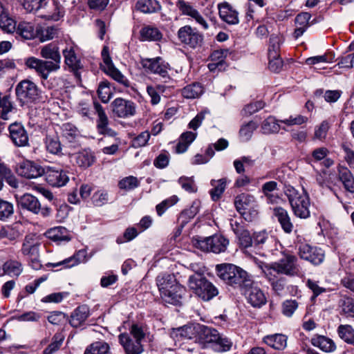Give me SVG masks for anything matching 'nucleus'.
<instances>
[{
    "instance_id": "79ce46f5",
    "label": "nucleus",
    "mask_w": 354,
    "mask_h": 354,
    "mask_svg": "<svg viewBox=\"0 0 354 354\" xmlns=\"http://www.w3.org/2000/svg\"><path fill=\"white\" fill-rule=\"evenodd\" d=\"M77 165L82 168H87L91 166L95 162V157L93 152L88 150H83L75 155Z\"/></svg>"
},
{
    "instance_id": "c03bdc74",
    "label": "nucleus",
    "mask_w": 354,
    "mask_h": 354,
    "mask_svg": "<svg viewBox=\"0 0 354 354\" xmlns=\"http://www.w3.org/2000/svg\"><path fill=\"white\" fill-rule=\"evenodd\" d=\"M58 35V28L56 26L39 27L37 28V35L41 42L51 40Z\"/></svg>"
},
{
    "instance_id": "c85d7f7f",
    "label": "nucleus",
    "mask_w": 354,
    "mask_h": 354,
    "mask_svg": "<svg viewBox=\"0 0 354 354\" xmlns=\"http://www.w3.org/2000/svg\"><path fill=\"white\" fill-rule=\"evenodd\" d=\"M156 283L161 297H167L166 294H169L168 290L178 284L175 276L169 274L158 275L156 278Z\"/></svg>"
},
{
    "instance_id": "ea45409f",
    "label": "nucleus",
    "mask_w": 354,
    "mask_h": 354,
    "mask_svg": "<svg viewBox=\"0 0 354 354\" xmlns=\"http://www.w3.org/2000/svg\"><path fill=\"white\" fill-rule=\"evenodd\" d=\"M15 31L25 39H32L37 35V29L32 23L27 21L19 22Z\"/></svg>"
},
{
    "instance_id": "c9c22d12",
    "label": "nucleus",
    "mask_w": 354,
    "mask_h": 354,
    "mask_svg": "<svg viewBox=\"0 0 354 354\" xmlns=\"http://www.w3.org/2000/svg\"><path fill=\"white\" fill-rule=\"evenodd\" d=\"M274 214L277 218L283 231L286 233H290L292 230L293 225L291 223L288 212L285 209L279 207L274 209Z\"/></svg>"
},
{
    "instance_id": "de8ad7c7",
    "label": "nucleus",
    "mask_w": 354,
    "mask_h": 354,
    "mask_svg": "<svg viewBox=\"0 0 354 354\" xmlns=\"http://www.w3.org/2000/svg\"><path fill=\"white\" fill-rule=\"evenodd\" d=\"M337 333L345 342L354 345V329L351 325H339Z\"/></svg>"
},
{
    "instance_id": "09e8293b",
    "label": "nucleus",
    "mask_w": 354,
    "mask_h": 354,
    "mask_svg": "<svg viewBox=\"0 0 354 354\" xmlns=\"http://www.w3.org/2000/svg\"><path fill=\"white\" fill-rule=\"evenodd\" d=\"M91 199L94 206L102 207L109 203V192L104 189H99L93 194Z\"/></svg>"
},
{
    "instance_id": "ddd939ff",
    "label": "nucleus",
    "mask_w": 354,
    "mask_h": 354,
    "mask_svg": "<svg viewBox=\"0 0 354 354\" xmlns=\"http://www.w3.org/2000/svg\"><path fill=\"white\" fill-rule=\"evenodd\" d=\"M16 171L20 176L32 179L43 176L45 168L33 161L24 160L17 164Z\"/></svg>"
},
{
    "instance_id": "7ed1b4c3",
    "label": "nucleus",
    "mask_w": 354,
    "mask_h": 354,
    "mask_svg": "<svg viewBox=\"0 0 354 354\" xmlns=\"http://www.w3.org/2000/svg\"><path fill=\"white\" fill-rule=\"evenodd\" d=\"M218 276L226 283L235 288L247 287L251 283L248 273L240 267L230 263L216 266Z\"/></svg>"
},
{
    "instance_id": "a19ab883",
    "label": "nucleus",
    "mask_w": 354,
    "mask_h": 354,
    "mask_svg": "<svg viewBox=\"0 0 354 354\" xmlns=\"http://www.w3.org/2000/svg\"><path fill=\"white\" fill-rule=\"evenodd\" d=\"M279 120L273 116H269L261 124V130L265 134L277 133L281 129L287 131L286 127H281Z\"/></svg>"
},
{
    "instance_id": "69168bd1",
    "label": "nucleus",
    "mask_w": 354,
    "mask_h": 354,
    "mask_svg": "<svg viewBox=\"0 0 354 354\" xmlns=\"http://www.w3.org/2000/svg\"><path fill=\"white\" fill-rule=\"evenodd\" d=\"M181 187L186 192L194 193L197 191V186L194 177L182 176L178 180Z\"/></svg>"
},
{
    "instance_id": "f3484780",
    "label": "nucleus",
    "mask_w": 354,
    "mask_h": 354,
    "mask_svg": "<svg viewBox=\"0 0 354 354\" xmlns=\"http://www.w3.org/2000/svg\"><path fill=\"white\" fill-rule=\"evenodd\" d=\"M64 14V8L59 1L53 0V3L49 4L46 1V6L39 14V17L46 20L58 21Z\"/></svg>"
},
{
    "instance_id": "7c9ffc66",
    "label": "nucleus",
    "mask_w": 354,
    "mask_h": 354,
    "mask_svg": "<svg viewBox=\"0 0 354 354\" xmlns=\"http://www.w3.org/2000/svg\"><path fill=\"white\" fill-rule=\"evenodd\" d=\"M44 143L46 151L49 153L59 156L63 155L62 145L58 136L50 134L46 135L44 140Z\"/></svg>"
},
{
    "instance_id": "338daca9",
    "label": "nucleus",
    "mask_w": 354,
    "mask_h": 354,
    "mask_svg": "<svg viewBox=\"0 0 354 354\" xmlns=\"http://www.w3.org/2000/svg\"><path fill=\"white\" fill-rule=\"evenodd\" d=\"M178 201V198L175 195L162 201L156 207L158 215L162 216L169 207L175 205Z\"/></svg>"
},
{
    "instance_id": "9d476101",
    "label": "nucleus",
    "mask_w": 354,
    "mask_h": 354,
    "mask_svg": "<svg viewBox=\"0 0 354 354\" xmlns=\"http://www.w3.org/2000/svg\"><path fill=\"white\" fill-rule=\"evenodd\" d=\"M179 41L192 48L201 46L203 42V35L196 28L186 25L179 28L177 32Z\"/></svg>"
},
{
    "instance_id": "6ab92c4d",
    "label": "nucleus",
    "mask_w": 354,
    "mask_h": 354,
    "mask_svg": "<svg viewBox=\"0 0 354 354\" xmlns=\"http://www.w3.org/2000/svg\"><path fill=\"white\" fill-rule=\"evenodd\" d=\"M256 198L249 194H241L234 200V205L236 210L243 216L245 221H251V216L246 215L245 210L252 208L256 205Z\"/></svg>"
},
{
    "instance_id": "603ef678",
    "label": "nucleus",
    "mask_w": 354,
    "mask_h": 354,
    "mask_svg": "<svg viewBox=\"0 0 354 354\" xmlns=\"http://www.w3.org/2000/svg\"><path fill=\"white\" fill-rule=\"evenodd\" d=\"M64 337L61 333H55L51 343L44 350L43 354H53L57 351L63 344Z\"/></svg>"
},
{
    "instance_id": "f03ea898",
    "label": "nucleus",
    "mask_w": 354,
    "mask_h": 354,
    "mask_svg": "<svg viewBox=\"0 0 354 354\" xmlns=\"http://www.w3.org/2000/svg\"><path fill=\"white\" fill-rule=\"evenodd\" d=\"M147 332L145 326L133 324L129 328V333H122L119 335V342L126 354H140L143 351L142 341Z\"/></svg>"
},
{
    "instance_id": "5701e85b",
    "label": "nucleus",
    "mask_w": 354,
    "mask_h": 354,
    "mask_svg": "<svg viewBox=\"0 0 354 354\" xmlns=\"http://www.w3.org/2000/svg\"><path fill=\"white\" fill-rule=\"evenodd\" d=\"M227 54V49L214 50L210 56L211 62L207 65L209 70L212 72L224 71L227 67L225 59Z\"/></svg>"
},
{
    "instance_id": "0eeeda50",
    "label": "nucleus",
    "mask_w": 354,
    "mask_h": 354,
    "mask_svg": "<svg viewBox=\"0 0 354 354\" xmlns=\"http://www.w3.org/2000/svg\"><path fill=\"white\" fill-rule=\"evenodd\" d=\"M192 243L195 248L201 251L218 254L226 250L229 241L222 235L215 234L205 238L194 237Z\"/></svg>"
},
{
    "instance_id": "a211bd4d",
    "label": "nucleus",
    "mask_w": 354,
    "mask_h": 354,
    "mask_svg": "<svg viewBox=\"0 0 354 354\" xmlns=\"http://www.w3.org/2000/svg\"><path fill=\"white\" fill-rule=\"evenodd\" d=\"M44 175L46 182L53 187L64 186L69 180L66 171L54 167L45 168Z\"/></svg>"
},
{
    "instance_id": "37998d69",
    "label": "nucleus",
    "mask_w": 354,
    "mask_h": 354,
    "mask_svg": "<svg viewBox=\"0 0 354 354\" xmlns=\"http://www.w3.org/2000/svg\"><path fill=\"white\" fill-rule=\"evenodd\" d=\"M140 34L142 41H159L162 37V34L157 28L150 26L143 27Z\"/></svg>"
},
{
    "instance_id": "3c124183",
    "label": "nucleus",
    "mask_w": 354,
    "mask_h": 354,
    "mask_svg": "<svg viewBox=\"0 0 354 354\" xmlns=\"http://www.w3.org/2000/svg\"><path fill=\"white\" fill-rule=\"evenodd\" d=\"M47 0H24V8L28 12L41 13Z\"/></svg>"
},
{
    "instance_id": "f704fd0d",
    "label": "nucleus",
    "mask_w": 354,
    "mask_h": 354,
    "mask_svg": "<svg viewBox=\"0 0 354 354\" xmlns=\"http://www.w3.org/2000/svg\"><path fill=\"white\" fill-rule=\"evenodd\" d=\"M135 8L145 14L156 13L161 10V6L157 0H138Z\"/></svg>"
},
{
    "instance_id": "2f4dec72",
    "label": "nucleus",
    "mask_w": 354,
    "mask_h": 354,
    "mask_svg": "<svg viewBox=\"0 0 354 354\" xmlns=\"http://www.w3.org/2000/svg\"><path fill=\"white\" fill-rule=\"evenodd\" d=\"M46 236L57 243L62 241H68L71 240V236L67 229L62 226H57L49 229L45 233Z\"/></svg>"
},
{
    "instance_id": "e433bc0d",
    "label": "nucleus",
    "mask_w": 354,
    "mask_h": 354,
    "mask_svg": "<svg viewBox=\"0 0 354 354\" xmlns=\"http://www.w3.org/2000/svg\"><path fill=\"white\" fill-rule=\"evenodd\" d=\"M338 176L346 190L354 193V177L351 171L346 167L339 166Z\"/></svg>"
},
{
    "instance_id": "774afa93",
    "label": "nucleus",
    "mask_w": 354,
    "mask_h": 354,
    "mask_svg": "<svg viewBox=\"0 0 354 354\" xmlns=\"http://www.w3.org/2000/svg\"><path fill=\"white\" fill-rule=\"evenodd\" d=\"M308 118L301 115H290L288 118L280 120L281 124H284L287 127L293 125H301L308 122Z\"/></svg>"
},
{
    "instance_id": "4c0bfd02",
    "label": "nucleus",
    "mask_w": 354,
    "mask_h": 354,
    "mask_svg": "<svg viewBox=\"0 0 354 354\" xmlns=\"http://www.w3.org/2000/svg\"><path fill=\"white\" fill-rule=\"evenodd\" d=\"M263 342L276 350H283L286 347L287 338L282 334H274L263 337Z\"/></svg>"
},
{
    "instance_id": "393cba45",
    "label": "nucleus",
    "mask_w": 354,
    "mask_h": 354,
    "mask_svg": "<svg viewBox=\"0 0 354 354\" xmlns=\"http://www.w3.org/2000/svg\"><path fill=\"white\" fill-rule=\"evenodd\" d=\"M218 13L221 19L232 25L239 24V14L227 2H223L218 5Z\"/></svg>"
},
{
    "instance_id": "052dcab7",
    "label": "nucleus",
    "mask_w": 354,
    "mask_h": 354,
    "mask_svg": "<svg viewBox=\"0 0 354 354\" xmlns=\"http://www.w3.org/2000/svg\"><path fill=\"white\" fill-rule=\"evenodd\" d=\"M14 214L13 204L7 201L0 199V220L6 221Z\"/></svg>"
},
{
    "instance_id": "6e6d98bb",
    "label": "nucleus",
    "mask_w": 354,
    "mask_h": 354,
    "mask_svg": "<svg viewBox=\"0 0 354 354\" xmlns=\"http://www.w3.org/2000/svg\"><path fill=\"white\" fill-rule=\"evenodd\" d=\"M342 313L348 317H354V299L344 297L339 301Z\"/></svg>"
},
{
    "instance_id": "f8f14e48",
    "label": "nucleus",
    "mask_w": 354,
    "mask_h": 354,
    "mask_svg": "<svg viewBox=\"0 0 354 354\" xmlns=\"http://www.w3.org/2000/svg\"><path fill=\"white\" fill-rule=\"evenodd\" d=\"M142 66L149 72L158 74L165 80V83L170 80L168 75L169 64L162 58L158 57L153 59H145L142 61Z\"/></svg>"
},
{
    "instance_id": "423d86ee",
    "label": "nucleus",
    "mask_w": 354,
    "mask_h": 354,
    "mask_svg": "<svg viewBox=\"0 0 354 354\" xmlns=\"http://www.w3.org/2000/svg\"><path fill=\"white\" fill-rule=\"evenodd\" d=\"M15 94L21 106H28L39 100L41 92L35 83L29 80H24L17 84Z\"/></svg>"
},
{
    "instance_id": "f257e3e1",
    "label": "nucleus",
    "mask_w": 354,
    "mask_h": 354,
    "mask_svg": "<svg viewBox=\"0 0 354 354\" xmlns=\"http://www.w3.org/2000/svg\"><path fill=\"white\" fill-rule=\"evenodd\" d=\"M40 55L44 59L29 57L24 64L28 68L35 70L41 80H47L51 73L57 72L61 68L59 48L55 43L48 44L41 47Z\"/></svg>"
},
{
    "instance_id": "1a4fd4ad",
    "label": "nucleus",
    "mask_w": 354,
    "mask_h": 354,
    "mask_svg": "<svg viewBox=\"0 0 354 354\" xmlns=\"http://www.w3.org/2000/svg\"><path fill=\"white\" fill-rule=\"evenodd\" d=\"M102 57L103 59V65H102L103 71L124 87H129L130 82L129 80L114 66L111 57L109 55V50L107 46H104L102 50Z\"/></svg>"
},
{
    "instance_id": "2eb2a0df",
    "label": "nucleus",
    "mask_w": 354,
    "mask_h": 354,
    "mask_svg": "<svg viewBox=\"0 0 354 354\" xmlns=\"http://www.w3.org/2000/svg\"><path fill=\"white\" fill-rule=\"evenodd\" d=\"M241 290L243 292L247 301L253 307H261L266 304V298L263 291L256 286L251 280V283L243 287Z\"/></svg>"
},
{
    "instance_id": "412c9836",
    "label": "nucleus",
    "mask_w": 354,
    "mask_h": 354,
    "mask_svg": "<svg viewBox=\"0 0 354 354\" xmlns=\"http://www.w3.org/2000/svg\"><path fill=\"white\" fill-rule=\"evenodd\" d=\"M17 203L21 209H26L35 214H38L41 209V203L39 200L32 194H25L18 197L15 196Z\"/></svg>"
},
{
    "instance_id": "4be33fe9",
    "label": "nucleus",
    "mask_w": 354,
    "mask_h": 354,
    "mask_svg": "<svg viewBox=\"0 0 354 354\" xmlns=\"http://www.w3.org/2000/svg\"><path fill=\"white\" fill-rule=\"evenodd\" d=\"M10 136L16 146L24 147L28 144V136L24 127L19 123H14L9 127Z\"/></svg>"
},
{
    "instance_id": "4d7b16f0",
    "label": "nucleus",
    "mask_w": 354,
    "mask_h": 354,
    "mask_svg": "<svg viewBox=\"0 0 354 354\" xmlns=\"http://www.w3.org/2000/svg\"><path fill=\"white\" fill-rule=\"evenodd\" d=\"M62 134L68 142H72L78 136L77 129L71 123H64L62 127Z\"/></svg>"
},
{
    "instance_id": "680f3d73",
    "label": "nucleus",
    "mask_w": 354,
    "mask_h": 354,
    "mask_svg": "<svg viewBox=\"0 0 354 354\" xmlns=\"http://www.w3.org/2000/svg\"><path fill=\"white\" fill-rule=\"evenodd\" d=\"M140 185L138 179L133 176L125 177L118 183V187L121 189L131 190L138 187Z\"/></svg>"
},
{
    "instance_id": "58836bf2",
    "label": "nucleus",
    "mask_w": 354,
    "mask_h": 354,
    "mask_svg": "<svg viewBox=\"0 0 354 354\" xmlns=\"http://www.w3.org/2000/svg\"><path fill=\"white\" fill-rule=\"evenodd\" d=\"M184 292V287L178 283L168 290L169 294H166L167 297L161 298L166 303L176 305L180 303Z\"/></svg>"
},
{
    "instance_id": "a18cd8bd",
    "label": "nucleus",
    "mask_w": 354,
    "mask_h": 354,
    "mask_svg": "<svg viewBox=\"0 0 354 354\" xmlns=\"http://www.w3.org/2000/svg\"><path fill=\"white\" fill-rule=\"evenodd\" d=\"M203 92V86L198 83H194L183 88L182 95L187 99H194L198 97Z\"/></svg>"
},
{
    "instance_id": "864d4df0",
    "label": "nucleus",
    "mask_w": 354,
    "mask_h": 354,
    "mask_svg": "<svg viewBox=\"0 0 354 354\" xmlns=\"http://www.w3.org/2000/svg\"><path fill=\"white\" fill-rule=\"evenodd\" d=\"M3 269L5 274L11 277H18L22 272L21 264L17 261H6Z\"/></svg>"
},
{
    "instance_id": "5fc2aeb1",
    "label": "nucleus",
    "mask_w": 354,
    "mask_h": 354,
    "mask_svg": "<svg viewBox=\"0 0 354 354\" xmlns=\"http://www.w3.org/2000/svg\"><path fill=\"white\" fill-rule=\"evenodd\" d=\"M212 185L214 187L209 192L212 198L214 201L218 200L223 192L225 191L226 186V180L224 178L218 180H213L211 182Z\"/></svg>"
},
{
    "instance_id": "9b49d317",
    "label": "nucleus",
    "mask_w": 354,
    "mask_h": 354,
    "mask_svg": "<svg viewBox=\"0 0 354 354\" xmlns=\"http://www.w3.org/2000/svg\"><path fill=\"white\" fill-rule=\"evenodd\" d=\"M112 112L118 118H127L133 116L136 113V104L131 100L122 97L115 98L111 102Z\"/></svg>"
},
{
    "instance_id": "0e129e2a",
    "label": "nucleus",
    "mask_w": 354,
    "mask_h": 354,
    "mask_svg": "<svg viewBox=\"0 0 354 354\" xmlns=\"http://www.w3.org/2000/svg\"><path fill=\"white\" fill-rule=\"evenodd\" d=\"M319 283L318 281L312 279H308L306 281L307 287L313 292L312 301H314L321 294L326 292V288L320 286Z\"/></svg>"
},
{
    "instance_id": "39448f33",
    "label": "nucleus",
    "mask_w": 354,
    "mask_h": 354,
    "mask_svg": "<svg viewBox=\"0 0 354 354\" xmlns=\"http://www.w3.org/2000/svg\"><path fill=\"white\" fill-rule=\"evenodd\" d=\"M188 286L204 301H209L218 294V289L200 274H195L189 277Z\"/></svg>"
},
{
    "instance_id": "a878e982",
    "label": "nucleus",
    "mask_w": 354,
    "mask_h": 354,
    "mask_svg": "<svg viewBox=\"0 0 354 354\" xmlns=\"http://www.w3.org/2000/svg\"><path fill=\"white\" fill-rule=\"evenodd\" d=\"M218 338L219 333L216 329L200 324L196 342L204 346L209 344H212L213 346Z\"/></svg>"
},
{
    "instance_id": "b1692460",
    "label": "nucleus",
    "mask_w": 354,
    "mask_h": 354,
    "mask_svg": "<svg viewBox=\"0 0 354 354\" xmlns=\"http://www.w3.org/2000/svg\"><path fill=\"white\" fill-rule=\"evenodd\" d=\"M310 343L313 346L326 353H333L337 349V346L332 339L322 335H314Z\"/></svg>"
},
{
    "instance_id": "49530a36",
    "label": "nucleus",
    "mask_w": 354,
    "mask_h": 354,
    "mask_svg": "<svg viewBox=\"0 0 354 354\" xmlns=\"http://www.w3.org/2000/svg\"><path fill=\"white\" fill-rule=\"evenodd\" d=\"M109 345L105 342H95L88 346L84 354H109Z\"/></svg>"
},
{
    "instance_id": "8fccbe9b",
    "label": "nucleus",
    "mask_w": 354,
    "mask_h": 354,
    "mask_svg": "<svg viewBox=\"0 0 354 354\" xmlns=\"http://www.w3.org/2000/svg\"><path fill=\"white\" fill-rule=\"evenodd\" d=\"M257 127V124L254 121H250L247 124L242 125L239 130V136L241 140L243 142L249 141Z\"/></svg>"
},
{
    "instance_id": "473e14b6",
    "label": "nucleus",
    "mask_w": 354,
    "mask_h": 354,
    "mask_svg": "<svg viewBox=\"0 0 354 354\" xmlns=\"http://www.w3.org/2000/svg\"><path fill=\"white\" fill-rule=\"evenodd\" d=\"M87 252L84 250H80L77 251L74 255L64 259L56 263H52L53 267H57L59 266H64L65 268H71L80 263L86 261Z\"/></svg>"
},
{
    "instance_id": "c756f323",
    "label": "nucleus",
    "mask_w": 354,
    "mask_h": 354,
    "mask_svg": "<svg viewBox=\"0 0 354 354\" xmlns=\"http://www.w3.org/2000/svg\"><path fill=\"white\" fill-rule=\"evenodd\" d=\"M0 28L8 33H12L16 28V21L9 15L8 10L0 1Z\"/></svg>"
},
{
    "instance_id": "dca6fc26",
    "label": "nucleus",
    "mask_w": 354,
    "mask_h": 354,
    "mask_svg": "<svg viewBox=\"0 0 354 354\" xmlns=\"http://www.w3.org/2000/svg\"><path fill=\"white\" fill-rule=\"evenodd\" d=\"M94 108L98 116L96 125L97 132L101 135L115 138L117 133L109 127V119L102 106L99 103L94 102Z\"/></svg>"
},
{
    "instance_id": "4468645a",
    "label": "nucleus",
    "mask_w": 354,
    "mask_h": 354,
    "mask_svg": "<svg viewBox=\"0 0 354 354\" xmlns=\"http://www.w3.org/2000/svg\"><path fill=\"white\" fill-rule=\"evenodd\" d=\"M298 254L301 259L308 261L314 265L322 263L324 259V251L318 247L301 243L298 248Z\"/></svg>"
},
{
    "instance_id": "20e7f679",
    "label": "nucleus",
    "mask_w": 354,
    "mask_h": 354,
    "mask_svg": "<svg viewBox=\"0 0 354 354\" xmlns=\"http://www.w3.org/2000/svg\"><path fill=\"white\" fill-rule=\"evenodd\" d=\"M294 214L301 218L310 216V198L307 193H299L291 185H286L284 190Z\"/></svg>"
},
{
    "instance_id": "e2e57ef3",
    "label": "nucleus",
    "mask_w": 354,
    "mask_h": 354,
    "mask_svg": "<svg viewBox=\"0 0 354 354\" xmlns=\"http://www.w3.org/2000/svg\"><path fill=\"white\" fill-rule=\"evenodd\" d=\"M97 94L103 103H107L112 96L109 83L107 82H100L97 89Z\"/></svg>"
},
{
    "instance_id": "6e6552de",
    "label": "nucleus",
    "mask_w": 354,
    "mask_h": 354,
    "mask_svg": "<svg viewBox=\"0 0 354 354\" xmlns=\"http://www.w3.org/2000/svg\"><path fill=\"white\" fill-rule=\"evenodd\" d=\"M272 272L277 274L296 276L300 272L297 257L289 252H283L281 257L272 263Z\"/></svg>"
},
{
    "instance_id": "bf43d9fd",
    "label": "nucleus",
    "mask_w": 354,
    "mask_h": 354,
    "mask_svg": "<svg viewBox=\"0 0 354 354\" xmlns=\"http://www.w3.org/2000/svg\"><path fill=\"white\" fill-rule=\"evenodd\" d=\"M21 234L16 227L7 225L0 229V239H8L14 241L20 236Z\"/></svg>"
},
{
    "instance_id": "72a5a7b5",
    "label": "nucleus",
    "mask_w": 354,
    "mask_h": 354,
    "mask_svg": "<svg viewBox=\"0 0 354 354\" xmlns=\"http://www.w3.org/2000/svg\"><path fill=\"white\" fill-rule=\"evenodd\" d=\"M88 315L89 310L86 306H78L72 313L69 323L73 327L77 328L84 323L88 318Z\"/></svg>"
},
{
    "instance_id": "13d9d810",
    "label": "nucleus",
    "mask_w": 354,
    "mask_h": 354,
    "mask_svg": "<svg viewBox=\"0 0 354 354\" xmlns=\"http://www.w3.org/2000/svg\"><path fill=\"white\" fill-rule=\"evenodd\" d=\"M330 124L326 120L322 121L319 124L315 126L313 140L323 141L326 138Z\"/></svg>"
},
{
    "instance_id": "aec40b11",
    "label": "nucleus",
    "mask_w": 354,
    "mask_h": 354,
    "mask_svg": "<svg viewBox=\"0 0 354 354\" xmlns=\"http://www.w3.org/2000/svg\"><path fill=\"white\" fill-rule=\"evenodd\" d=\"M199 328L200 324L185 325L182 327L173 329L171 333V336L178 341L185 339H194L196 342Z\"/></svg>"
},
{
    "instance_id": "cd10ccee",
    "label": "nucleus",
    "mask_w": 354,
    "mask_h": 354,
    "mask_svg": "<svg viewBox=\"0 0 354 354\" xmlns=\"http://www.w3.org/2000/svg\"><path fill=\"white\" fill-rule=\"evenodd\" d=\"M63 55L64 57L65 64L73 71L75 75H78V71L81 69L83 66L81 60L77 57L75 48L73 46L66 47L63 50Z\"/></svg>"
},
{
    "instance_id": "bb28decb",
    "label": "nucleus",
    "mask_w": 354,
    "mask_h": 354,
    "mask_svg": "<svg viewBox=\"0 0 354 354\" xmlns=\"http://www.w3.org/2000/svg\"><path fill=\"white\" fill-rule=\"evenodd\" d=\"M39 240L35 234H27L22 244L21 252L25 256H39Z\"/></svg>"
}]
</instances>
